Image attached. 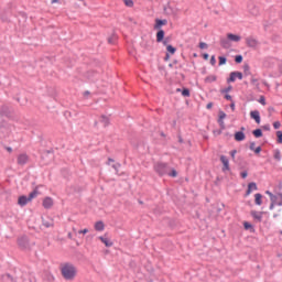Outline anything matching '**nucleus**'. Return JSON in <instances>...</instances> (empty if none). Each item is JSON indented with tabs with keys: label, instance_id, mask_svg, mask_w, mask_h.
I'll list each match as a JSON object with an SVG mask.
<instances>
[{
	"label": "nucleus",
	"instance_id": "nucleus-1",
	"mask_svg": "<svg viewBox=\"0 0 282 282\" xmlns=\"http://www.w3.org/2000/svg\"><path fill=\"white\" fill-rule=\"evenodd\" d=\"M61 274L65 281H74L76 279L77 270L76 267L70 262H65L61 264Z\"/></svg>",
	"mask_w": 282,
	"mask_h": 282
},
{
	"label": "nucleus",
	"instance_id": "nucleus-2",
	"mask_svg": "<svg viewBox=\"0 0 282 282\" xmlns=\"http://www.w3.org/2000/svg\"><path fill=\"white\" fill-rule=\"evenodd\" d=\"M154 171L160 175V177L164 175H169V171H171V166H169V163L164 162H158L154 164Z\"/></svg>",
	"mask_w": 282,
	"mask_h": 282
},
{
	"label": "nucleus",
	"instance_id": "nucleus-3",
	"mask_svg": "<svg viewBox=\"0 0 282 282\" xmlns=\"http://www.w3.org/2000/svg\"><path fill=\"white\" fill-rule=\"evenodd\" d=\"M243 80V73L241 72H231L229 75V78L227 79V83H235V80Z\"/></svg>",
	"mask_w": 282,
	"mask_h": 282
},
{
	"label": "nucleus",
	"instance_id": "nucleus-4",
	"mask_svg": "<svg viewBox=\"0 0 282 282\" xmlns=\"http://www.w3.org/2000/svg\"><path fill=\"white\" fill-rule=\"evenodd\" d=\"M220 162L223 164V172L226 173V171H230V161L228 160V156L221 155Z\"/></svg>",
	"mask_w": 282,
	"mask_h": 282
},
{
	"label": "nucleus",
	"instance_id": "nucleus-5",
	"mask_svg": "<svg viewBox=\"0 0 282 282\" xmlns=\"http://www.w3.org/2000/svg\"><path fill=\"white\" fill-rule=\"evenodd\" d=\"M250 118L251 120H254L257 124H261V113L259 112V110L250 111Z\"/></svg>",
	"mask_w": 282,
	"mask_h": 282
},
{
	"label": "nucleus",
	"instance_id": "nucleus-6",
	"mask_svg": "<svg viewBox=\"0 0 282 282\" xmlns=\"http://www.w3.org/2000/svg\"><path fill=\"white\" fill-rule=\"evenodd\" d=\"M12 115V108L9 106H2L0 109V116H4V118H10Z\"/></svg>",
	"mask_w": 282,
	"mask_h": 282
},
{
	"label": "nucleus",
	"instance_id": "nucleus-7",
	"mask_svg": "<svg viewBox=\"0 0 282 282\" xmlns=\"http://www.w3.org/2000/svg\"><path fill=\"white\" fill-rule=\"evenodd\" d=\"M169 20L166 19H155L154 30H162L163 25H167Z\"/></svg>",
	"mask_w": 282,
	"mask_h": 282
},
{
	"label": "nucleus",
	"instance_id": "nucleus-8",
	"mask_svg": "<svg viewBox=\"0 0 282 282\" xmlns=\"http://www.w3.org/2000/svg\"><path fill=\"white\" fill-rule=\"evenodd\" d=\"M220 45L224 47V50H230L232 47V43L228 37H221L220 39Z\"/></svg>",
	"mask_w": 282,
	"mask_h": 282
},
{
	"label": "nucleus",
	"instance_id": "nucleus-9",
	"mask_svg": "<svg viewBox=\"0 0 282 282\" xmlns=\"http://www.w3.org/2000/svg\"><path fill=\"white\" fill-rule=\"evenodd\" d=\"M258 188L259 187L257 186V183H254V182L249 183L246 194H245V197H248V195H251L252 191H258Z\"/></svg>",
	"mask_w": 282,
	"mask_h": 282
},
{
	"label": "nucleus",
	"instance_id": "nucleus-10",
	"mask_svg": "<svg viewBox=\"0 0 282 282\" xmlns=\"http://www.w3.org/2000/svg\"><path fill=\"white\" fill-rule=\"evenodd\" d=\"M43 206H44V208H46L48 210L50 208H52V206H54V199H52V197H50V196H46L43 199Z\"/></svg>",
	"mask_w": 282,
	"mask_h": 282
},
{
	"label": "nucleus",
	"instance_id": "nucleus-11",
	"mask_svg": "<svg viewBox=\"0 0 282 282\" xmlns=\"http://www.w3.org/2000/svg\"><path fill=\"white\" fill-rule=\"evenodd\" d=\"M250 215L256 219V221H262L263 219V212L251 210Z\"/></svg>",
	"mask_w": 282,
	"mask_h": 282
},
{
	"label": "nucleus",
	"instance_id": "nucleus-12",
	"mask_svg": "<svg viewBox=\"0 0 282 282\" xmlns=\"http://www.w3.org/2000/svg\"><path fill=\"white\" fill-rule=\"evenodd\" d=\"M236 142H243L246 140V133L243 131H237L234 134Z\"/></svg>",
	"mask_w": 282,
	"mask_h": 282
},
{
	"label": "nucleus",
	"instance_id": "nucleus-13",
	"mask_svg": "<svg viewBox=\"0 0 282 282\" xmlns=\"http://www.w3.org/2000/svg\"><path fill=\"white\" fill-rule=\"evenodd\" d=\"M28 160H29L28 154H20L18 156V164L20 166H25V164H28Z\"/></svg>",
	"mask_w": 282,
	"mask_h": 282
},
{
	"label": "nucleus",
	"instance_id": "nucleus-14",
	"mask_svg": "<svg viewBox=\"0 0 282 282\" xmlns=\"http://www.w3.org/2000/svg\"><path fill=\"white\" fill-rule=\"evenodd\" d=\"M246 43L248 47H257L259 45V41H257L254 37H247Z\"/></svg>",
	"mask_w": 282,
	"mask_h": 282
},
{
	"label": "nucleus",
	"instance_id": "nucleus-15",
	"mask_svg": "<svg viewBox=\"0 0 282 282\" xmlns=\"http://www.w3.org/2000/svg\"><path fill=\"white\" fill-rule=\"evenodd\" d=\"M99 241H101L106 246V248H111V246H113V242L105 236H100Z\"/></svg>",
	"mask_w": 282,
	"mask_h": 282
},
{
	"label": "nucleus",
	"instance_id": "nucleus-16",
	"mask_svg": "<svg viewBox=\"0 0 282 282\" xmlns=\"http://www.w3.org/2000/svg\"><path fill=\"white\" fill-rule=\"evenodd\" d=\"M156 43H162L164 41L165 32L162 29H156Z\"/></svg>",
	"mask_w": 282,
	"mask_h": 282
},
{
	"label": "nucleus",
	"instance_id": "nucleus-17",
	"mask_svg": "<svg viewBox=\"0 0 282 282\" xmlns=\"http://www.w3.org/2000/svg\"><path fill=\"white\" fill-rule=\"evenodd\" d=\"M28 202H30V200L28 199V196H25V195H21V196H19V198H18V204H19V206H21V207L28 206Z\"/></svg>",
	"mask_w": 282,
	"mask_h": 282
},
{
	"label": "nucleus",
	"instance_id": "nucleus-18",
	"mask_svg": "<svg viewBox=\"0 0 282 282\" xmlns=\"http://www.w3.org/2000/svg\"><path fill=\"white\" fill-rule=\"evenodd\" d=\"M227 37L230 41H232L234 43H239V41H241V36L234 34V33H228Z\"/></svg>",
	"mask_w": 282,
	"mask_h": 282
},
{
	"label": "nucleus",
	"instance_id": "nucleus-19",
	"mask_svg": "<svg viewBox=\"0 0 282 282\" xmlns=\"http://www.w3.org/2000/svg\"><path fill=\"white\" fill-rule=\"evenodd\" d=\"M254 204L256 206H261L263 204V195L258 193L254 195Z\"/></svg>",
	"mask_w": 282,
	"mask_h": 282
},
{
	"label": "nucleus",
	"instance_id": "nucleus-20",
	"mask_svg": "<svg viewBox=\"0 0 282 282\" xmlns=\"http://www.w3.org/2000/svg\"><path fill=\"white\" fill-rule=\"evenodd\" d=\"M42 224L45 228H52V226H54V220L52 218H42Z\"/></svg>",
	"mask_w": 282,
	"mask_h": 282
},
{
	"label": "nucleus",
	"instance_id": "nucleus-21",
	"mask_svg": "<svg viewBox=\"0 0 282 282\" xmlns=\"http://www.w3.org/2000/svg\"><path fill=\"white\" fill-rule=\"evenodd\" d=\"M20 248H28V237H21L18 239Z\"/></svg>",
	"mask_w": 282,
	"mask_h": 282
},
{
	"label": "nucleus",
	"instance_id": "nucleus-22",
	"mask_svg": "<svg viewBox=\"0 0 282 282\" xmlns=\"http://www.w3.org/2000/svg\"><path fill=\"white\" fill-rule=\"evenodd\" d=\"M95 230H97V232H102V230H105V223H102V220H99L95 224Z\"/></svg>",
	"mask_w": 282,
	"mask_h": 282
},
{
	"label": "nucleus",
	"instance_id": "nucleus-23",
	"mask_svg": "<svg viewBox=\"0 0 282 282\" xmlns=\"http://www.w3.org/2000/svg\"><path fill=\"white\" fill-rule=\"evenodd\" d=\"M2 281L17 282V279H14L10 273H6L4 275H2Z\"/></svg>",
	"mask_w": 282,
	"mask_h": 282
},
{
	"label": "nucleus",
	"instance_id": "nucleus-24",
	"mask_svg": "<svg viewBox=\"0 0 282 282\" xmlns=\"http://www.w3.org/2000/svg\"><path fill=\"white\" fill-rule=\"evenodd\" d=\"M99 122H101V124H104V127H109V117L102 115V116L99 118Z\"/></svg>",
	"mask_w": 282,
	"mask_h": 282
},
{
	"label": "nucleus",
	"instance_id": "nucleus-25",
	"mask_svg": "<svg viewBox=\"0 0 282 282\" xmlns=\"http://www.w3.org/2000/svg\"><path fill=\"white\" fill-rule=\"evenodd\" d=\"M39 195V188H35L33 192H31L29 194V196L26 197L29 202H32V199L36 198Z\"/></svg>",
	"mask_w": 282,
	"mask_h": 282
},
{
	"label": "nucleus",
	"instance_id": "nucleus-26",
	"mask_svg": "<svg viewBox=\"0 0 282 282\" xmlns=\"http://www.w3.org/2000/svg\"><path fill=\"white\" fill-rule=\"evenodd\" d=\"M243 228L245 230H249V232H254V226H252V224L245 221L243 223Z\"/></svg>",
	"mask_w": 282,
	"mask_h": 282
},
{
	"label": "nucleus",
	"instance_id": "nucleus-27",
	"mask_svg": "<svg viewBox=\"0 0 282 282\" xmlns=\"http://www.w3.org/2000/svg\"><path fill=\"white\" fill-rule=\"evenodd\" d=\"M252 135H254L256 138H263V130L257 128L252 131Z\"/></svg>",
	"mask_w": 282,
	"mask_h": 282
},
{
	"label": "nucleus",
	"instance_id": "nucleus-28",
	"mask_svg": "<svg viewBox=\"0 0 282 282\" xmlns=\"http://www.w3.org/2000/svg\"><path fill=\"white\" fill-rule=\"evenodd\" d=\"M273 158H274V160H276V162H281V150H279V149H275L274 151H273Z\"/></svg>",
	"mask_w": 282,
	"mask_h": 282
},
{
	"label": "nucleus",
	"instance_id": "nucleus-29",
	"mask_svg": "<svg viewBox=\"0 0 282 282\" xmlns=\"http://www.w3.org/2000/svg\"><path fill=\"white\" fill-rule=\"evenodd\" d=\"M166 52H167V54H175V52H177V48H175V46L169 44L166 46Z\"/></svg>",
	"mask_w": 282,
	"mask_h": 282
},
{
	"label": "nucleus",
	"instance_id": "nucleus-30",
	"mask_svg": "<svg viewBox=\"0 0 282 282\" xmlns=\"http://www.w3.org/2000/svg\"><path fill=\"white\" fill-rule=\"evenodd\" d=\"M182 96L184 97V98H189L191 97V89H188V88H182Z\"/></svg>",
	"mask_w": 282,
	"mask_h": 282
},
{
	"label": "nucleus",
	"instance_id": "nucleus-31",
	"mask_svg": "<svg viewBox=\"0 0 282 282\" xmlns=\"http://www.w3.org/2000/svg\"><path fill=\"white\" fill-rule=\"evenodd\" d=\"M164 12L167 14V15H171L173 14L175 11L173 10V8L171 6H166L164 7Z\"/></svg>",
	"mask_w": 282,
	"mask_h": 282
},
{
	"label": "nucleus",
	"instance_id": "nucleus-32",
	"mask_svg": "<svg viewBox=\"0 0 282 282\" xmlns=\"http://www.w3.org/2000/svg\"><path fill=\"white\" fill-rule=\"evenodd\" d=\"M218 65L221 66V65H226V63H228V58H226V56H219L218 57Z\"/></svg>",
	"mask_w": 282,
	"mask_h": 282
},
{
	"label": "nucleus",
	"instance_id": "nucleus-33",
	"mask_svg": "<svg viewBox=\"0 0 282 282\" xmlns=\"http://www.w3.org/2000/svg\"><path fill=\"white\" fill-rule=\"evenodd\" d=\"M215 80H217V76H215V75L207 76L205 78V83H215Z\"/></svg>",
	"mask_w": 282,
	"mask_h": 282
},
{
	"label": "nucleus",
	"instance_id": "nucleus-34",
	"mask_svg": "<svg viewBox=\"0 0 282 282\" xmlns=\"http://www.w3.org/2000/svg\"><path fill=\"white\" fill-rule=\"evenodd\" d=\"M167 175L170 177H177V171L175 169H172L170 167V171L167 172Z\"/></svg>",
	"mask_w": 282,
	"mask_h": 282
},
{
	"label": "nucleus",
	"instance_id": "nucleus-35",
	"mask_svg": "<svg viewBox=\"0 0 282 282\" xmlns=\"http://www.w3.org/2000/svg\"><path fill=\"white\" fill-rule=\"evenodd\" d=\"M235 63H237L238 65L243 63V55H236Z\"/></svg>",
	"mask_w": 282,
	"mask_h": 282
},
{
	"label": "nucleus",
	"instance_id": "nucleus-36",
	"mask_svg": "<svg viewBox=\"0 0 282 282\" xmlns=\"http://www.w3.org/2000/svg\"><path fill=\"white\" fill-rule=\"evenodd\" d=\"M226 117H227V115H226V112H224V110L218 111V119L226 120Z\"/></svg>",
	"mask_w": 282,
	"mask_h": 282
},
{
	"label": "nucleus",
	"instance_id": "nucleus-37",
	"mask_svg": "<svg viewBox=\"0 0 282 282\" xmlns=\"http://www.w3.org/2000/svg\"><path fill=\"white\" fill-rule=\"evenodd\" d=\"M278 144H282V131H276Z\"/></svg>",
	"mask_w": 282,
	"mask_h": 282
},
{
	"label": "nucleus",
	"instance_id": "nucleus-38",
	"mask_svg": "<svg viewBox=\"0 0 282 282\" xmlns=\"http://www.w3.org/2000/svg\"><path fill=\"white\" fill-rule=\"evenodd\" d=\"M217 122L221 130L226 129V122H224V119H218Z\"/></svg>",
	"mask_w": 282,
	"mask_h": 282
},
{
	"label": "nucleus",
	"instance_id": "nucleus-39",
	"mask_svg": "<svg viewBox=\"0 0 282 282\" xmlns=\"http://www.w3.org/2000/svg\"><path fill=\"white\" fill-rule=\"evenodd\" d=\"M123 3L127 8H133V0H123Z\"/></svg>",
	"mask_w": 282,
	"mask_h": 282
},
{
	"label": "nucleus",
	"instance_id": "nucleus-40",
	"mask_svg": "<svg viewBox=\"0 0 282 282\" xmlns=\"http://www.w3.org/2000/svg\"><path fill=\"white\" fill-rule=\"evenodd\" d=\"M198 47L199 50H208V44L205 42H199Z\"/></svg>",
	"mask_w": 282,
	"mask_h": 282
},
{
	"label": "nucleus",
	"instance_id": "nucleus-41",
	"mask_svg": "<svg viewBox=\"0 0 282 282\" xmlns=\"http://www.w3.org/2000/svg\"><path fill=\"white\" fill-rule=\"evenodd\" d=\"M230 91H232V86H228L227 88L221 89L220 94H228Z\"/></svg>",
	"mask_w": 282,
	"mask_h": 282
},
{
	"label": "nucleus",
	"instance_id": "nucleus-42",
	"mask_svg": "<svg viewBox=\"0 0 282 282\" xmlns=\"http://www.w3.org/2000/svg\"><path fill=\"white\" fill-rule=\"evenodd\" d=\"M116 40H117L116 35H112V36L108 37V43L110 45H113V43H116Z\"/></svg>",
	"mask_w": 282,
	"mask_h": 282
},
{
	"label": "nucleus",
	"instance_id": "nucleus-43",
	"mask_svg": "<svg viewBox=\"0 0 282 282\" xmlns=\"http://www.w3.org/2000/svg\"><path fill=\"white\" fill-rule=\"evenodd\" d=\"M209 63L213 66L217 65V58L215 57V55H212Z\"/></svg>",
	"mask_w": 282,
	"mask_h": 282
},
{
	"label": "nucleus",
	"instance_id": "nucleus-44",
	"mask_svg": "<svg viewBox=\"0 0 282 282\" xmlns=\"http://www.w3.org/2000/svg\"><path fill=\"white\" fill-rule=\"evenodd\" d=\"M270 199H271V203L276 204V199H279V196L273 194L270 196Z\"/></svg>",
	"mask_w": 282,
	"mask_h": 282
},
{
	"label": "nucleus",
	"instance_id": "nucleus-45",
	"mask_svg": "<svg viewBox=\"0 0 282 282\" xmlns=\"http://www.w3.org/2000/svg\"><path fill=\"white\" fill-rule=\"evenodd\" d=\"M251 85H254V87H259V79L251 78Z\"/></svg>",
	"mask_w": 282,
	"mask_h": 282
},
{
	"label": "nucleus",
	"instance_id": "nucleus-46",
	"mask_svg": "<svg viewBox=\"0 0 282 282\" xmlns=\"http://www.w3.org/2000/svg\"><path fill=\"white\" fill-rule=\"evenodd\" d=\"M273 128L274 129H281V122L280 121H274L273 122Z\"/></svg>",
	"mask_w": 282,
	"mask_h": 282
},
{
	"label": "nucleus",
	"instance_id": "nucleus-47",
	"mask_svg": "<svg viewBox=\"0 0 282 282\" xmlns=\"http://www.w3.org/2000/svg\"><path fill=\"white\" fill-rule=\"evenodd\" d=\"M240 177H242V180H246V177H248V171H242L240 173Z\"/></svg>",
	"mask_w": 282,
	"mask_h": 282
},
{
	"label": "nucleus",
	"instance_id": "nucleus-48",
	"mask_svg": "<svg viewBox=\"0 0 282 282\" xmlns=\"http://www.w3.org/2000/svg\"><path fill=\"white\" fill-rule=\"evenodd\" d=\"M262 149L261 145L257 147L253 152L256 153V155H259V153H261Z\"/></svg>",
	"mask_w": 282,
	"mask_h": 282
},
{
	"label": "nucleus",
	"instance_id": "nucleus-49",
	"mask_svg": "<svg viewBox=\"0 0 282 282\" xmlns=\"http://www.w3.org/2000/svg\"><path fill=\"white\" fill-rule=\"evenodd\" d=\"M224 130H221V128L219 130H214L213 133L214 135H221Z\"/></svg>",
	"mask_w": 282,
	"mask_h": 282
},
{
	"label": "nucleus",
	"instance_id": "nucleus-50",
	"mask_svg": "<svg viewBox=\"0 0 282 282\" xmlns=\"http://www.w3.org/2000/svg\"><path fill=\"white\" fill-rule=\"evenodd\" d=\"M258 102H260V105H265V97L261 96Z\"/></svg>",
	"mask_w": 282,
	"mask_h": 282
},
{
	"label": "nucleus",
	"instance_id": "nucleus-51",
	"mask_svg": "<svg viewBox=\"0 0 282 282\" xmlns=\"http://www.w3.org/2000/svg\"><path fill=\"white\" fill-rule=\"evenodd\" d=\"M112 169H115L116 173H118V169H120V163L112 164Z\"/></svg>",
	"mask_w": 282,
	"mask_h": 282
},
{
	"label": "nucleus",
	"instance_id": "nucleus-52",
	"mask_svg": "<svg viewBox=\"0 0 282 282\" xmlns=\"http://www.w3.org/2000/svg\"><path fill=\"white\" fill-rule=\"evenodd\" d=\"M230 155H231V160L235 161V155H237V150H231Z\"/></svg>",
	"mask_w": 282,
	"mask_h": 282
},
{
	"label": "nucleus",
	"instance_id": "nucleus-53",
	"mask_svg": "<svg viewBox=\"0 0 282 282\" xmlns=\"http://www.w3.org/2000/svg\"><path fill=\"white\" fill-rule=\"evenodd\" d=\"M254 147H256L254 141L250 142V145H249L250 151H254L256 149Z\"/></svg>",
	"mask_w": 282,
	"mask_h": 282
},
{
	"label": "nucleus",
	"instance_id": "nucleus-54",
	"mask_svg": "<svg viewBox=\"0 0 282 282\" xmlns=\"http://www.w3.org/2000/svg\"><path fill=\"white\" fill-rule=\"evenodd\" d=\"M88 232H89V229H83L78 231L79 235H87Z\"/></svg>",
	"mask_w": 282,
	"mask_h": 282
},
{
	"label": "nucleus",
	"instance_id": "nucleus-55",
	"mask_svg": "<svg viewBox=\"0 0 282 282\" xmlns=\"http://www.w3.org/2000/svg\"><path fill=\"white\" fill-rule=\"evenodd\" d=\"M262 129H263V131H270V124L267 123V124L262 126Z\"/></svg>",
	"mask_w": 282,
	"mask_h": 282
},
{
	"label": "nucleus",
	"instance_id": "nucleus-56",
	"mask_svg": "<svg viewBox=\"0 0 282 282\" xmlns=\"http://www.w3.org/2000/svg\"><path fill=\"white\" fill-rule=\"evenodd\" d=\"M243 69H245V74H248V72H250V66L248 64H246L243 66Z\"/></svg>",
	"mask_w": 282,
	"mask_h": 282
},
{
	"label": "nucleus",
	"instance_id": "nucleus-57",
	"mask_svg": "<svg viewBox=\"0 0 282 282\" xmlns=\"http://www.w3.org/2000/svg\"><path fill=\"white\" fill-rule=\"evenodd\" d=\"M203 58L204 61H208V58H210V55L208 53H204Z\"/></svg>",
	"mask_w": 282,
	"mask_h": 282
},
{
	"label": "nucleus",
	"instance_id": "nucleus-58",
	"mask_svg": "<svg viewBox=\"0 0 282 282\" xmlns=\"http://www.w3.org/2000/svg\"><path fill=\"white\" fill-rule=\"evenodd\" d=\"M162 43H163V45L167 46L169 45V37L163 39Z\"/></svg>",
	"mask_w": 282,
	"mask_h": 282
},
{
	"label": "nucleus",
	"instance_id": "nucleus-59",
	"mask_svg": "<svg viewBox=\"0 0 282 282\" xmlns=\"http://www.w3.org/2000/svg\"><path fill=\"white\" fill-rule=\"evenodd\" d=\"M225 100H232V96H230L229 94L225 95Z\"/></svg>",
	"mask_w": 282,
	"mask_h": 282
},
{
	"label": "nucleus",
	"instance_id": "nucleus-60",
	"mask_svg": "<svg viewBox=\"0 0 282 282\" xmlns=\"http://www.w3.org/2000/svg\"><path fill=\"white\" fill-rule=\"evenodd\" d=\"M274 206H276V203H272V202H271L270 207H269L270 210H274Z\"/></svg>",
	"mask_w": 282,
	"mask_h": 282
},
{
	"label": "nucleus",
	"instance_id": "nucleus-61",
	"mask_svg": "<svg viewBox=\"0 0 282 282\" xmlns=\"http://www.w3.org/2000/svg\"><path fill=\"white\" fill-rule=\"evenodd\" d=\"M170 58H171V54H170V53H166V54H165V57H164V61H170Z\"/></svg>",
	"mask_w": 282,
	"mask_h": 282
},
{
	"label": "nucleus",
	"instance_id": "nucleus-62",
	"mask_svg": "<svg viewBox=\"0 0 282 282\" xmlns=\"http://www.w3.org/2000/svg\"><path fill=\"white\" fill-rule=\"evenodd\" d=\"M206 109H213V102H208Z\"/></svg>",
	"mask_w": 282,
	"mask_h": 282
},
{
	"label": "nucleus",
	"instance_id": "nucleus-63",
	"mask_svg": "<svg viewBox=\"0 0 282 282\" xmlns=\"http://www.w3.org/2000/svg\"><path fill=\"white\" fill-rule=\"evenodd\" d=\"M230 109H231V111H235V101H232V102L230 104Z\"/></svg>",
	"mask_w": 282,
	"mask_h": 282
},
{
	"label": "nucleus",
	"instance_id": "nucleus-64",
	"mask_svg": "<svg viewBox=\"0 0 282 282\" xmlns=\"http://www.w3.org/2000/svg\"><path fill=\"white\" fill-rule=\"evenodd\" d=\"M6 151H8V153H12V148L11 147H6Z\"/></svg>",
	"mask_w": 282,
	"mask_h": 282
}]
</instances>
